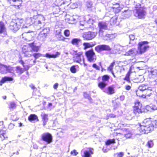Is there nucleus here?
Wrapping results in <instances>:
<instances>
[{"label": "nucleus", "mask_w": 157, "mask_h": 157, "mask_svg": "<svg viewBox=\"0 0 157 157\" xmlns=\"http://www.w3.org/2000/svg\"><path fill=\"white\" fill-rule=\"evenodd\" d=\"M140 130L142 134H147L154 129L153 124L150 121L144 120L142 124H140Z\"/></svg>", "instance_id": "f257e3e1"}, {"label": "nucleus", "mask_w": 157, "mask_h": 157, "mask_svg": "<svg viewBox=\"0 0 157 157\" xmlns=\"http://www.w3.org/2000/svg\"><path fill=\"white\" fill-rule=\"evenodd\" d=\"M153 88L149 87L147 85L142 84L138 88V90L136 91V94L137 96H142V95L139 94L140 92H142L144 94L147 96H150L151 95L153 96Z\"/></svg>", "instance_id": "f03ea898"}, {"label": "nucleus", "mask_w": 157, "mask_h": 157, "mask_svg": "<svg viewBox=\"0 0 157 157\" xmlns=\"http://www.w3.org/2000/svg\"><path fill=\"white\" fill-rule=\"evenodd\" d=\"M23 21V20L21 19L13 20L10 22L9 26L10 29L13 32L17 31L21 27Z\"/></svg>", "instance_id": "7ed1b4c3"}, {"label": "nucleus", "mask_w": 157, "mask_h": 157, "mask_svg": "<svg viewBox=\"0 0 157 157\" xmlns=\"http://www.w3.org/2000/svg\"><path fill=\"white\" fill-rule=\"evenodd\" d=\"M74 55L73 57V60L75 62L79 63L81 65L83 64L85 66L87 64L85 63L83 53L82 52H77L76 51H74Z\"/></svg>", "instance_id": "20e7f679"}, {"label": "nucleus", "mask_w": 157, "mask_h": 157, "mask_svg": "<svg viewBox=\"0 0 157 157\" xmlns=\"http://www.w3.org/2000/svg\"><path fill=\"white\" fill-rule=\"evenodd\" d=\"M148 44V42L147 41L139 42L138 44L137 53L139 55H141L147 51L149 48V46L147 45Z\"/></svg>", "instance_id": "39448f33"}, {"label": "nucleus", "mask_w": 157, "mask_h": 157, "mask_svg": "<svg viewBox=\"0 0 157 157\" xmlns=\"http://www.w3.org/2000/svg\"><path fill=\"white\" fill-rule=\"evenodd\" d=\"M140 4L138 3L135 7L136 9L134 10V15L139 18H144L145 11L143 7H141Z\"/></svg>", "instance_id": "423d86ee"}, {"label": "nucleus", "mask_w": 157, "mask_h": 157, "mask_svg": "<svg viewBox=\"0 0 157 157\" xmlns=\"http://www.w3.org/2000/svg\"><path fill=\"white\" fill-rule=\"evenodd\" d=\"M108 22L107 21H101L98 23V26L99 29L98 33L100 37H103L104 36V30L108 29Z\"/></svg>", "instance_id": "0eeeda50"}, {"label": "nucleus", "mask_w": 157, "mask_h": 157, "mask_svg": "<svg viewBox=\"0 0 157 157\" xmlns=\"http://www.w3.org/2000/svg\"><path fill=\"white\" fill-rule=\"evenodd\" d=\"M60 55V53L59 52H56L55 54H51L49 53H47L45 55L42 56V55L40 53H34L33 54V56L36 59H38L39 57L41 56L46 57L47 58H55L58 57Z\"/></svg>", "instance_id": "6e6552de"}, {"label": "nucleus", "mask_w": 157, "mask_h": 157, "mask_svg": "<svg viewBox=\"0 0 157 157\" xmlns=\"http://www.w3.org/2000/svg\"><path fill=\"white\" fill-rule=\"evenodd\" d=\"M97 32L89 31L87 32H85L83 33L82 37L84 40H90L94 39L97 34Z\"/></svg>", "instance_id": "1a4fd4ad"}, {"label": "nucleus", "mask_w": 157, "mask_h": 157, "mask_svg": "<svg viewBox=\"0 0 157 157\" xmlns=\"http://www.w3.org/2000/svg\"><path fill=\"white\" fill-rule=\"evenodd\" d=\"M85 54L89 61L94 62L96 60L95 53L93 49L86 51Z\"/></svg>", "instance_id": "9d476101"}, {"label": "nucleus", "mask_w": 157, "mask_h": 157, "mask_svg": "<svg viewBox=\"0 0 157 157\" xmlns=\"http://www.w3.org/2000/svg\"><path fill=\"white\" fill-rule=\"evenodd\" d=\"M41 140L46 142L47 144H50L52 141V135L48 133H44L41 135Z\"/></svg>", "instance_id": "9b49d317"}, {"label": "nucleus", "mask_w": 157, "mask_h": 157, "mask_svg": "<svg viewBox=\"0 0 157 157\" xmlns=\"http://www.w3.org/2000/svg\"><path fill=\"white\" fill-rule=\"evenodd\" d=\"M95 50L98 53H100L103 51L109 52L111 51V48L110 47L106 44H101L98 45L95 48Z\"/></svg>", "instance_id": "f8f14e48"}, {"label": "nucleus", "mask_w": 157, "mask_h": 157, "mask_svg": "<svg viewBox=\"0 0 157 157\" xmlns=\"http://www.w3.org/2000/svg\"><path fill=\"white\" fill-rule=\"evenodd\" d=\"M13 71V67L10 66L1 64L0 66V73L2 74H5L8 72L12 73Z\"/></svg>", "instance_id": "ddd939ff"}, {"label": "nucleus", "mask_w": 157, "mask_h": 157, "mask_svg": "<svg viewBox=\"0 0 157 157\" xmlns=\"http://www.w3.org/2000/svg\"><path fill=\"white\" fill-rule=\"evenodd\" d=\"M6 28L4 23L2 21H0V34L3 35L4 36L6 35Z\"/></svg>", "instance_id": "4468645a"}, {"label": "nucleus", "mask_w": 157, "mask_h": 157, "mask_svg": "<svg viewBox=\"0 0 157 157\" xmlns=\"http://www.w3.org/2000/svg\"><path fill=\"white\" fill-rule=\"evenodd\" d=\"M22 38L24 40L29 41L33 39V36L29 32L25 33L22 34Z\"/></svg>", "instance_id": "2eb2a0df"}, {"label": "nucleus", "mask_w": 157, "mask_h": 157, "mask_svg": "<svg viewBox=\"0 0 157 157\" xmlns=\"http://www.w3.org/2000/svg\"><path fill=\"white\" fill-rule=\"evenodd\" d=\"M93 149H91L90 151H83V154H82V151L81 153L82 157H91V154H93Z\"/></svg>", "instance_id": "dca6fc26"}, {"label": "nucleus", "mask_w": 157, "mask_h": 157, "mask_svg": "<svg viewBox=\"0 0 157 157\" xmlns=\"http://www.w3.org/2000/svg\"><path fill=\"white\" fill-rule=\"evenodd\" d=\"M28 119L30 121L33 123H35L39 121L37 116L35 114H30L28 117Z\"/></svg>", "instance_id": "f3484780"}, {"label": "nucleus", "mask_w": 157, "mask_h": 157, "mask_svg": "<svg viewBox=\"0 0 157 157\" xmlns=\"http://www.w3.org/2000/svg\"><path fill=\"white\" fill-rule=\"evenodd\" d=\"M10 3L12 6H17L18 8L22 3V1L20 0H10Z\"/></svg>", "instance_id": "a211bd4d"}, {"label": "nucleus", "mask_w": 157, "mask_h": 157, "mask_svg": "<svg viewBox=\"0 0 157 157\" xmlns=\"http://www.w3.org/2000/svg\"><path fill=\"white\" fill-rule=\"evenodd\" d=\"M124 131L125 132V133L124 134V136L127 139L132 138V135L133 134L132 133L131 131H129L128 129H124Z\"/></svg>", "instance_id": "6ab92c4d"}, {"label": "nucleus", "mask_w": 157, "mask_h": 157, "mask_svg": "<svg viewBox=\"0 0 157 157\" xmlns=\"http://www.w3.org/2000/svg\"><path fill=\"white\" fill-rule=\"evenodd\" d=\"M149 76L151 78H155L157 77V69H152L150 72Z\"/></svg>", "instance_id": "aec40b11"}, {"label": "nucleus", "mask_w": 157, "mask_h": 157, "mask_svg": "<svg viewBox=\"0 0 157 157\" xmlns=\"http://www.w3.org/2000/svg\"><path fill=\"white\" fill-rule=\"evenodd\" d=\"M103 92L108 94H111L115 93L114 88L112 86L108 87L106 89L103 90Z\"/></svg>", "instance_id": "412c9836"}, {"label": "nucleus", "mask_w": 157, "mask_h": 157, "mask_svg": "<svg viewBox=\"0 0 157 157\" xmlns=\"http://www.w3.org/2000/svg\"><path fill=\"white\" fill-rule=\"evenodd\" d=\"M78 17L77 16L73 15L71 16L69 18H67L68 19V23L70 24H74L76 21V19H78Z\"/></svg>", "instance_id": "4be33fe9"}, {"label": "nucleus", "mask_w": 157, "mask_h": 157, "mask_svg": "<svg viewBox=\"0 0 157 157\" xmlns=\"http://www.w3.org/2000/svg\"><path fill=\"white\" fill-rule=\"evenodd\" d=\"M13 80V78L9 77H5L2 78L0 81V85L2 86V84L7 81H12Z\"/></svg>", "instance_id": "5701e85b"}, {"label": "nucleus", "mask_w": 157, "mask_h": 157, "mask_svg": "<svg viewBox=\"0 0 157 157\" xmlns=\"http://www.w3.org/2000/svg\"><path fill=\"white\" fill-rule=\"evenodd\" d=\"M41 116L42 117V121H43V125L44 126L46 125V123L48 120V115L44 113H42L41 114Z\"/></svg>", "instance_id": "b1692460"}, {"label": "nucleus", "mask_w": 157, "mask_h": 157, "mask_svg": "<svg viewBox=\"0 0 157 157\" xmlns=\"http://www.w3.org/2000/svg\"><path fill=\"white\" fill-rule=\"evenodd\" d=\"M6 131L2 129H0V137L2 140H3L6 138H7V136L6 135Z\"/></svg>", "instance_id": "393cba45"}, {"label": "nucleus", "mask_w": 157, "mask_h": 157, "mask_svg": "<svg viewBox=\"0 0 157 157\" xmlns=\"http://www.w3.org/2000/svg\"><path fill=\"white\" fill-rule=\"evenodd\" d=\"M137 51L136 49L135 48H133L126 52L125 53V55L127 56H130L131 55H136V53H137Z\"/></svg>", "instance_id": "a878e982"}, {"label": "nucleus", "mask_w": 157, "mask_h": 157, "mask_svg": "<svg viewBox=\"0 0 157 157\" xmlns=\"http://www.w3.org/2000/svg\"><path fill=\"white\" fill-rule=\"evenodd\" d=\"M47 36V35L40 33L37 37V39L40 41H44L45 40Z\"/></svg>", "instance_id": "bb28decb"}, {"label": "nucleus", "mask_w": 157, "mask_h": 157, "mask_svg": "<svg viewBox=\"0 0 157 157\" xmlns=\"http://www.w3.org/2000/svg\"><path fill=\"white\" fill-rule=\"evenodd\" d=\"M81 41V40L79 39L75 38L72 39L71 43L74 45L77 46L80 42Z\"/></svg>", "instance_id": "cd10ccee"}, {"label": "nucleus", "mask_w": 157, "mask_h": 157, "mask_svg": "<svg viewBox=\"0 0 157 157\" xmlns=\"http://www.w3.org/2000/svg\"><path fill=\"white\" fill-rule=\"evenodd\" d=\"M29 46L32 48V50L34 51L37 52L39 50V48L38 46H36L34 44V43L33 42L32 43L29 44Z\"/></svg>", "instance_id": "c85d7f7f"}, {"label": "nucleus", "mask_w": 157, "mask_h": 157, "mask_svg": "<svg viewBox=\"0 0 157 157\" xmlns=\"http://www.w3.org/2000/svg\"><path fill=\"white\" fill-rule=\"evenodd\" d=\"M107 82H103L102 81L98 83V86L103 91L105 90V89H104L106 87V86L107 85Z\"/></svg>", "instance_id": "c756f323"}, {"label": "nucleus", "mask_w": 157, "mask_h": 157, "mask_svg": "<svg viewBox=\"0 0 157 157\" xmlns=\"http://www.w3.org/2000/svg\"><path fill=\"white\" fill-rule=\"evenodd\" d=\"M133 112L136 115H137L140 113H142L143 112L138 106H135L134 108Z\"/></svg>", "instance_id": "7c9ffc66"}, {"label": "nucleus", "mask_w": 157, "mask_h": 157, "mask_svg": "<svg viewBox=\"0 0 157 157\" xmlns=\"http://www.w3.org/2000/svg\"><path fill=\"white\" fill-rule=\"evenodd\" d=\"M93 2L92 1L89 0L87 1L85 4V5L87 9L88 10H91L93 6Z\"/></svg>", "instance_id": "2f4dec72"}, {"label": "nucleus", "mask_w": 157, "mask_h": 157, "mask_svg": "<svg viewBox=\"0 0 157 157\" xmlns=\"http://www.w3.org/2000/svg\"><path fill=\"white\" fill-rule=\"evenodd\" d=\"M118 16L115 15L112 17L110 20V22L111 25H114L117 23Z\"/></svg>", "instance_id": "473e14b6"}, {"label": "nucleus", "mask_w": 157, "mask_h": 157, "mask_svg": "<svg viewBox=\"0 0 157 157\" xmlns=\"http://www.w3.org/2000/svg\"><path fill=\"white\" fill-rule=\"evenodd\" d=\"M91 92H89V94H88L86 92L84 93V97L87 99H88L90 101V102H92V99L91 98Z\"/></svg>", "instance_id": "72a5a7b5"}, {"label": "nucleus", "mask_w": 157, "mask_h": 157, "mask_svg": "<svg viewBox=\"0 0 157 157\" xmlns=\"http://www.w3.org/2000/svg\"><path fill=\"white\" fill-rule=\"evenodd\" d=\"M16 104L13 101L10 102L9 105V108L11 110H13L16 108Z\"/></svg>", "instance_id": "f704fd0d"}, {"label": "nucleus", "mask_w": 157, "mask_h": 157, "mask_svg": "<svg viewBox=\"0 0 157 157\" xmlns=\"http://www.w3.org/2000/svg\"><path fill=\"white\" fill-rule=\"evenodd\" d=\"M53 13L54 14H57L59 13L60 12V9L59 7V6L56 5L54 7L53 9Z\"/></svg>", "instance_id": "c9c22d12"}, {"label": "nucleus", "mask_w": 157, "mask_h": 157, "mask_svg": "<svg viewBox=\"0 0 157 157\" xmlns=\"http://www.w3.org/2000/svg\"><path fill=\"white\" fill-rule=\"evenodd\" d=\"M78 67L77 65H73L70 67V71L72 73H75L77 71V68Z\"/></svg>", "instance_id": "e433bc0d"}, {"label": "nucleus", "mask_w": 157, "mask_h": 157, "mask_svg": "<svg viewBox=\"0 0 157 157\" xmlns=\"http://www.w3.org/2000/svg\"><path fill=\"white\" fill-rule=\"evenodd\" d=\"M36 21L37 22V23L38 24L36 27L38 30L41 29L45 25L44 22L42 23L40 20Z\"/></svg>", "instance_id": "4c0bfd02"}, {"label": "nucleus", "mask_w": 157, "mask_h": 157, "mask_svg": "<svg viewBox=\"0 0 157 157\" xmlns=\"http://www.w3.org/2000/svg\"><path fill=\"white\" fill-rule=\"evenodd\" d=\"M95 44H94L92 45L90 43H84L83 44V45L84 46V50L86 49L87 48H90V47H92L95 45Z\"/></svg>", "instance_id": "58836bf2"}, {"label": "nucleus", "mask_w": 157, "mask_h": 157, "mask_svg": "<svg viewBox=\"0 0 157 157\" xmlns=\"http://www.w3.org/2000/svg\"><path fill=\"white\" fill-rule=\"evenodd\" d=\"M122 15L124 16L125 18H128L131 15V12L130 10L125 11L122 13Z\"/></svg>", "instance_id": "ea45409f"}, {"label": "nucleus", "mask_w": 157, "mask_h": 157, "mask_svg": "<svg viewBox=\"0 0 157 157\" xmlns=\"http://www.w3.org/2000/svg\"><path fill=\"white\" fill-rule=\"evenodd\" d=\"M109 78L110 77L109 75H104L102 77V82H108Z\"/></svg>", "instance_id": "a19ab883"}, {"label": "nucleus", "mask_w": 157, "mask_h": 157, "mask_svg": "<svg viewBox=\"0 0 157 157\" xmlns=\"http://www.w3.org/2000/svg\"><path fill=\"white\" fill-rule=\"evenodd\" d=\"M16 71L17 73L20 74H22L24 72V70L19 66H17L16 67Z\"/></svg>", "instance_id": "79ce46f5"}, {"label": "nucleus", "mask_w": 157, "mask_h": 157, "mask_svg": "<svg viewBox=\"0 0 157 157\" xmlns=\"http://www.w3.org/2000/svg\"><path fill=\"white\" fill-rule=\"evenodd\" d=\"M146 146H147L148 148H151L153 147L154 146V143L153 142V140H149L146 145Z\"/></svg>", "instance_id": "37998d69"}, {"label": "nucleus", "mask_w": 157, "mask_h": 157, "mask_svg": "<svg viewBox=\"0 0 157 157\" xmlns=\"http://www.w3.org/2000/svg\"><path fill=\"white\" fill-rule=\"evenodd\" d=\"M50 31V29L49 28H46L42 30V31L40 32L43 34L48 36V34Z\"/></svg>", "instance_id": "c03bdc74"}, {"label": "nucleus", "mask_w": 157, "mask_h": 157, "mask_svg": "<svg viewBox=\"0 0 157 157\" xmlns=\"http://www.w3.org/2000/svg\"><path fill=\"white\" fill-rule=\"evenodd\" d=\"M114 143H115V140L114 139H109L106 142L105 144L106 145H109L112 144Z\"/></svg>", "instance_id": "a18cd8bd"}, {"label": "nucleus", "mask_w": 157, "mask_h": 157, "mask_svg": "<svg viewBox=\"0 0 157 157\" xmlns=\"http://www.w3.org/2000/svg\"><path fill=\"white\" fill-rule=\"evenodd\" d=\"M115 62L114 61L111 63L108 68V70H109L110 71H113V67L115 65Z\"/></svg>", "instance_id": "49530a36"}, {"label": "nucleus", "mask_w": 157, "mask_h": 157, "mask_svg": "<svg viewBox=\"0 0 157 157\" xmlns=\"http://www.w3.org/2000/svg\"><path fill=\"white\" fill-rule=\"evenodd\" d=\"M71 0H63V2L58 3L59 5H62V4H66L68 5L69 3L70 2Z\"/></svg>", "instance_id": "de8ad7c7"}, {"label": "nucleus", "mask_w": 157, "mask_h": 157, "mask_svg": "<svg viewBox=\"0 0 157 157\" xmlns=\"http://www.w3.org/2000/svg\"><path fill=\"white\" fill-rule=\"evenodd\" d=\"M29 86L33 90V94L34 95V92L35 90H37V89L36 88V87H35L34 85L32 83L30 84L29 85Z\"/></svg>", "instance_id": "09e8293b"}, {"label": "nucleus", "mask_w": 157, "mask_h": 157, "mask_svg": "<svg viewBox=\"0 0 157 157\" xmlns=\"http://www.w3.org/2000/svg\"><path fill=\"white\" fill-rule=\"evenodd\" d=\"M23 53L24 54V56L26 57H29L31 56V55L28 51H25L23 50Z\"/></svg>", "instance_id": "8fccbe9b"}, {"label": "nucleus", "mask_w": 157, "mask_h": 157, "mask_svg": "<svg viewBox=\"0 0 157 157\" xmlns=\"http://www.w3.org/2000/svg\"><path fill=\"white\" fill-rule=\"evenodd\" d=\"M110 36L111 35L110 34H107L105 35H104V36L102 37L103 38L104 40H108L109 38H110Z\"/></svg>", "instance_id": "3c124183"}, {"label": "nucleus", "mask_w": 157, "mask_h": 157, "mask_svg": "<svg viewBox=\"0 0 157 157\" xmlns=\"http://www.w3.org/2000/svg\"><path fill=\"white\" fill-rule=\"evenodd\" d=\"M70 32L69 30L66 29L64 31V35L67 37L69 36L70 35Z\"/></svg>", "instance_id": "603ef678"}, {"label": "nucleus", "mask_w": 157, "mask_h": 157, "mask_svg": "<svg viewBox=\"0 0 157 157\" xmlns=\"http://www.w3.org/2000/svg\"><path fill=\"white\" fill-rule=\"evenodd\" d=\"M115 155L118 157H122L124 156V153L123 152H118L116 153Z\"/></svg>", "instance_id": "864d4df0"}, {"label": "nucleus", "mask_w": 157, "mask_h": 157, "mask_svg": "<svg viewBox=\"0 0 157 157\" xmlns=\"http://www.w3.org/2000/svg\"><path fill=\"white\" fill-rule=\"evenodd\" d=\"M92 67L95 69L96 70H100V67L98 66L96 63H94L92 65Z\"/></svg>", "instance_id": "5fc2aeb1"}, {"label": "nucleus", "mask_w": 157, "mask_h": 157, "mask_svg": "<svg viewBox=\"0 0 157 157\" xmlns=\"http://www.w3.org/2000/svg\"><path fill=\"white\" fill-rule=\"evenodd\" d=\"M114 6L113 7V9L115 8L117 10V12H118L119 11V9H117V8L119 7L120 6L118 3H116V4L113 5Z\"/></svg>", "instance_id": "6e6d98bb"}, {"label": "nucleus", "mask_w": 157, "mask_h": 157, "mask_svg": "<svg viewBox=\"0 0 157 157\" xmlns=\"http://www.w3.org/2000/svg\"><path fill=\"white\" fill-rule=\"evenodd\" d=\"M71 154L74 156H76L78 154V152H77L76 150H74L71 152Z\"/></svg>", "instance_id": "4d7b16f0"}, {"label": "nucleus", "mask_w": 157, "mask_h": 157, "mask_svg": "<svg viewBox=\"0 0 157 157\" xmlns=\"http://www.w3.org/2000/svg\"><path fill=\"white\" fill-rule=\"evenodd\" d=\"M14 125L11 123H10L9 125L8 128L10 129H12L13 128Z\"/></svg>", "instance_id": "13d9d810"}, {"label": "nucleus", "mask_w": 157, "mask_h": 157, "mask_svg": "<svg viewBox=\"0 0 157 157\" xmlns=\"http://www.w3.org/2000/svg\"><path fill=\"white\" fill-rule=\"evenodd\" d=\"M129 37L130 40H133L135 39V36L132 34L130 35Z\"/></svg>", "instance_id": "bf43d9fd"}, {"label": "nucleus", "mask_w": 157, "mask_h": 157, "mask_svg": "<svg viewBox=\"0 0 157 157\" xmlns=\"http://www.w3.org/2000/svg\"><path fill=\"white\" fill-rule=\"evenodd\" d=\"M152 123L153 124V127H155L156 128H157V121H153Z\"/></svg>", "instance_id": "052dcab7"}, {"label": "nucleus", "mask_w": 157, "mask_h": 157, "mask_svg": "<svg viewBox=\"0 0 157 157\" xmlns=\"http://www.w3.org/2000/svg\"><path fill=\"white\" fill-rule=\"evenodd\" d=\"M63 0H56V3L57 4V5L58 6H61V5H59L58 3H59L63 2Z\"/></svg>", "instance_id": "680f3d73"}, {"label": "nucleus", "mask_w": 157, "mask_h": 157, "mask_svg": "<svg viewBox=\"0 0 157 157\" xmlns=\"http://www.w3.org/2000/svg\"><path fill=\"white\" fill-rule=\"evenodd\" d=\"M154 95L153 96L152 95V97H154V100L157 103V96L155 95V94H153Z\"/></svg>", "instance_id": "e2e57ef3"}, {"label": "nucleus", "mask_w": 157, "mask_h": 157, "mask_svg": "<svg viewBox=\"0 0 157 157\" xmlns=\"http://www.w3.org/2000/svg\"><path fill=\"white\" fill-rule=\"evenodd\" d=\"M58 84L57 83H56L53 86V88L54 89H56L58 86Z\"/></svg>", "instance_id": "0e129e2a"}, {"label": "nucleus", "mask_w": 157, "mask_h": 157, "mask_svg": "<svg viewBox=\"0 0 157 157\" xmlns=\"http://www.w3.org/2000/svg\"><path fill=\"white\" fill-rule=\"evenodd\" d=\"M19 63H20L22 65H23V67L25 68V66L24 65V62L23 61V60H21L20 61H19Z\"/></svg>", "instance_id": "69168bd1"}, {"label": "nucleus", "mask_w": 157, "mask_h": 157, "mask_svg": "<svg viewBox=\"0 0 157 157\" xmlns=\"http://www.w3.org/2000/svg\"><path fill=\"white\" fill-rule=\"evenodd\" d=\"M41 17L42 18H43V17L42 16L39 15H38L34 16H33V17L34 19H36V18H37L38 17Z\"/></svg>", "instance_id": "338daca9"}, {"label": "nucleus", "mask_w": 157, "mask_h": 157, "mask_svg": "<svg viewBox=\"0 0 157 157\" xmlns=\"http://www.w3.org/2000/svg\"><path fill=\"white\" fill-rule=\"evenodd\" d=\"M124 79L128 81H129V77L128 76H126L125 77Z\"/></svg>", "instance_id": "774afa93"}]
</instances>
